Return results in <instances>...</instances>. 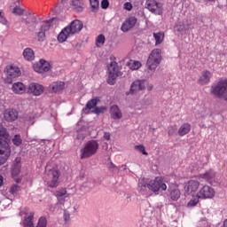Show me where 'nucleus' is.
Instances as JSON below:
<instances>
[{"mask_svg": "<svg viewBox=\"0 0 227 227\" xmlns=\"http://www.w3.org/2000/svg\"><path fill=\"white\" fill-rule=\"evenodd\" d=\"M62 4H65L67 3V0H60Z\"/></svg>", "mask_w": 227, "mask_h": 227, "instance_id": "obj_59", "label": "nucleus"}, {"mask_svg": "<svg viewBox=\"0 0 227 227\" xmlns=\"http://www.w3.org/2000/svg\"><path fill=\"white\" fill-rule=\"evenodd\" d=\"M136 24H137V18L135 16H130L122 23L121 30L123 33H127L128 31H130V29H132Z\"/></svg>", "mask_w": 227, "mask_h": 227, "instance_id": "obj_15", "label": "nucleus"}, {"mask_svg": "<svg viewBox=\"0 0 227 227\" xmlns=\"http://www.w3.org/2000/svg\"><path fill=\"white\" fill-rule=\"evenodd\" d=\"M89 1L91 7V12H93V13H97V12H98V6H99L98 0H89Z\"/></svg>", "mask_w": 227, "mask_h": 227, "instance_id": "obj_34", "label": "nucleus"}, {"mask_svg": "<svg viewBox=\"0 0 227 227\" xmlns=\"http://www.w3.org/2000/svg\"><path fill=\"white\" fill-rule=\"evenodd\" d=\"M98 151V142L97 140H89L80 150L81 157L80 159L82 160L83 159H90V157H93Z\"/></svg>", "mask_w": 227, "mask_h": 227, "instance_id": "obj_4", "label": "nucleus"}, {"mask_svg": "<svg viewBox=\"0 0 227 227\" xmlns=\"http://www.w3.org/2000/svg\"><path fill=\"white\" fill-rule=\"evenodd\" d=\"M175 27L177 33H185V31L194 29V27H187L183 22H179Z\"/></svg>", "mask_w": 227, "mask_h": 227, "instance_id": "obj_32", "label": "nucleus"}, {"mask_svg": "<svg viewBox=\"0 0 227 227\" xmlns=\"http://www.w3.org/2000/svg\"><path fill=\"white\" fill-rule=\"evenodd\" d=\"M147 10L155 15H162V9L160 4L157 3L155 0H147L145 2Z\"/></svg>", "mask_w": 227, "mask_h": 227, "instance_id": "obj_14", "label": "nucleus"}, {"mask_svg": "<svg viewBox=\"0 0 227 227\" xmlns=\"http://www.w3.org/2000/svg\"><path fill=\"white\" fill-rule=\"evenodd\" d=\"M12 143L15 145V146H20L22 145V137L20 134H17L12 138Z\"/></svg>", "mask_w": 227, "mask_h": 227, "instance_id": "obj_39", "label": "nucleus"}, {"mask_svg": "<svg viewBox=\"0 0 227 227\" xmlns=\"http://www.w3.org/2000/svg\"><path fill=\"white\" fill-rule=\"evenodd\" d=\"M180 190L174 189L170 192V200H172L173 201H178V200H180Z\"/></svg>", "mask_w": 227, "mask_h": 227, "instance_id": "obj_33", "label": "nucleus"}, {"mask_svg": "<svg viewBox=\"0 0 227 227\" xmlns=\"http://www.w3.org/2000/svg\"><path fill=\"white\" fill-rule=\"evenodd\" d=\"M135 150H137L142 155H148V153L145 149V145H135Z\"/></svg>", "mask_w": 227, "mask_h": 227, "instance_id": "obj_43", "label": "nucleus"}, {"mask_svg": "<svg viewBox=\"0 0 227 227\" xmlns=\"http://www.w3.org/2000/svg\"><path fill=\"white\" fill-rule=\"evenodd\" d=\"M13 93L17 95H22L26 91V86L22 82H15L12 84V88Z\"/></svg>", "mask_w": 227, "mask_h": 227, "instance_id": "obj_27", "label": "nucleus"}, {"mask_svg": "<svg viewBox=\"0 0 227 227\" xmlns=\"http://www.w3.org/2000/svg\"><path fill=\"white\" fill-rule=\"evenodd\" d=\"M50 90L52 93H59V91H63V90H65V82H54L50 85Z\"/></svg>", "mask_w": 227, "mask_h": 227, "instance_id": "obj_24", "label": "nucleus"}, {"mask_svg": "<svg viewBox=\"0 0 227 227\" xmlns=\"http://www.w3.org/2000/svg\"><path fill=\"white\" fill-rule=\"evenodd\" d=\"M72 34H70V32L68 31V28L64 27L61 32L58 35V42L59 43H63L64 42H67V39L68 38V36H71Z\"/></svg>", "mask_w": 227, "mask_h": 227, "instance_id": "obj_26", "label": "nucleus"}, {"mask_svg": "<svg viewBox=\"0 0 227 227\" xmlns=\"http://www.w3.org/2000/svg\"><path fill=\"white\" fill-rule=\"evenodd\" d=\"M98 102H100V98H98V97H96L89 100L85 107L82 108V113H85L86 114H90V111H91V109H94L92 111L94 114H98V115L104 114L107 110V108H106V106H101V107L97 106V104H98Z\"/></svg>", "mask_w": 227, "mask_h": 227, "instance_id": "obj_6", "label": "nucleus"}, {"mask_svg": "<svg viewBox=\"0 0 227 227\" xmlns=\"http://www.w3.org/2000/svg\"><path fill=\"white\" fill-rule=\"evenodd\" d=\"M147 90L148 91H152V90H153V84L148 85Z\"/></svg>", "mask_w": 227, "mask_h": 227, "instance_id": "obj_55", "label": "nucleus"}, {"mask_svg": "<svg viewBox=\"0 0 227 227\" xmlns=\"http://www.w3.org/2000/svg\"><path fill=\"white\" fill-rule=\"evenodd\" d=\"M3 185V176H0V187Z\"/></svg>", "mask_w": 227, "mask_h": 227, "instance_id": "obj_58", "label": "nucleus"}, {"mask_svg": "<svg viewBox=\"0 0 227 227\" xmlns=\"http://www.w3.org/2000/svg\"><path fill=\"white\" fill-rule=\"evenodd\" d=\"M110 116L112 120H121L123 115L117 105H113L110 107Z\"/></svg>", "mask_w": 227, "mask_h": 227, "instance_id": "obj_21", "label": "nucleus"}, {"mask_svg": "<svg viewBox=\"0 0 227 227\" xmlns=\"http://www.w3.org/2000/svg\"><path fill=\"white\" fill-rule=\"evenodd\" d=\"M35 219V213H29V215L24 217L23 226L25 227H35V223L33 220Z\"/></svg>", "mask_w": 227, "mask_h": 227, "instance_id": "obj_29", "label": "nucleus"}, {"mask_svg": "<svg viewBox=\"0 0 227 227\" xmlns=\"http://www.w3.org/2000/svg\"><path fill=\"white\" fill-rule=\"evenodd\" d=\"M210 93L215 98H220L227 103V79H222L211 86Z\"/></svg>", "mask_w": 227, "mask_h": 227, "instance_id": "obj_3", "label": "nucleus"}, {"mask_svg": "<svg viewBox=\"0 0 227 227\" xmlns=\"http://www.w3.org/2000/svg\"><path fill=\"white\" fill-rule=\"evenodd\" d=\"M59 200V203H60L61 205H63V203H65V198L60 197Z\"/></svg>", "mask_w": 227, "mask_h": 227, "instance_id": "obj_53", "label": "nucleus"}, {"mask_svg": "<svg viewBox=\"0 0 227 227\" xmlns=\"http://www.w3.org/2000/svg\"><path fill=\"white\" fill-rule=\"evenodd\" d=\"M166 189H168V186L162 177H156L154 181H150L149 183L145 182V179L138 182V192L142 196H152L150 191L155 194H159V191H166Z\"/></svg>", "mask_w": 227, "mask_h": 227, "instance_id": "obj_1", "label": "nucleus"}, {"mask_svg": "<svg viewBox=\"0 0 227 227\" xmlns=\"http://www.w3.org/2000/svg\"><path fill=\"white\" fill-rule=\"evenodd\" d=\"M105 43H106V35L102 34L98 35V37L96 38L97 47H102V45H104Z\"/></svg>", "mask_w": 227, "mask_h": 227, "instance_id": "obj_35", "label": "nucleus"}, {"mask_svg": "<svg viewBox=\"0 0 227 227\" xmlns=\"http://www.w3.org/2000/svg\"><path fill=\"white\" fill-rule=\"evenodd\" d=\"M184 26H185L186 27H192V24H191V23L184 24Z\"/></svg>", "mask_w": 227, "mask_h": 227, "instance_id": "obj_57", "label": "nucleus"}, {"mask_svg": "<svg viewBox=\"0 0 227 227\" xmlns=\"http://www.w3.org/2000/svg\"><path fill=\"white\" fill-rule=\"evenodd\" d=\"M121 168L124 169V170L127 169V165H121V166H119L117 168V169H119V170L121 169Z\"/></svg>", "mask_w": 227, "mask_h": 227, "instance_id": "obj_54", "label": "nucleus"}, {"mask_svg": "<svg viewBox=\"0 0 227 227\" xmlns=\"http://www.w3.org/2000/svg\"><path fill=\"white\" fill-rule=\"evenodd\" d=\"M200 187V182L190 180L184 186V191L186 194H192V192H196L198 191V188Z\"/></svg>", "mask_w": 227, "mask_h": 227, "instance_id": "obj_18", "label": "nucleus"}, {"mask_svg": "<svg viewBox=\"0 0 227 227\" xmlns=\"http://www.w3.org/2000/svg\"><path fill=\"white\" fill-rule=\"evenodd\" d=\"M200 203V198L198 197H193L190 201L187 203L188 208H192V207H196Z\"/></svg>", "mask_w": 227, "mask_h": 227, "instance_id": "obj_36", "label": "nucleus"}, {"mask_svg": "<svg viewBox=\"0 0 227 227\" xmlns=\"http://www.w3.org/2000/svg\"><path fill=\"white\" fill-rule=\"evenodd\" d=\"M197 196L200 200L211 199L214 198V196H215V191L214 190V188L208 185H204L197 193Z\"/></svg>", "mask_w": 227, "mask_h": 227, "instance_id": "obj_11", "label": "nucleus"}, {"mask_svg": "<svg viewBox=\"0 0 227 227\" xmlns=\"http://www.w3.org/2000/svg\"><path fill=\"white\" fill-rule=\"evenodd\" d=\"M16 3H20V0H17Z\"/></svg>", "mask_w": 227, "mask_h": 227, "instance_id": "obj_61", "label": "nucleus"}, {"mask_svg": "<svg viewBox=\"0 0 227 227\" xmlns=\"http://www.w3.org/2000/svg\"><path fill=\"white\" fill-rule=\"evenodd\" d=\"M56 196L58 200H59V198H63V196H67V190L62 189V190L57 191Z\"/></svg>", "mask_w": 227, "mask_h": 227, "instance_id": "obj_46", "label": "nucleus"}, {"mask_svg": "<svg viewBox=\"0 0 227 227\" xmlns=\"http://www.w3.org/2000/svg\"><path fill=\"white\" fill-rule=\"evenodd\" d=\"M25 17L27 18H22V21L25 22L28 31H34L38 25L36 16L31 14L30 12H26Z\"/></svg>", "mask_w": 227, "mask_h": 227, "instance_id": "obj_10", "label": "nucleus"}, {"mask_svg": "<svg viewBox=\"0 0 227 227\" xmlns=\"http://www.w3.org/2000/svg\"><path fill=\"white\" fill-rule=\"evenodd\" d=\"M50 180L47 182L48 187L51 189H56L59 185V171L56 168L49 170Z\"/></svg>", "mask_w": 227, "mask_h": 227, "instance_id": "obj_9", "label": "nucleus"}, {"mask_svg": "<svg viewBox=\"0 0 227 227\" xmlns=\"http://www.w3.org/2000/svg\"><path fill=\"white\" fill-rule=\"evenodd\" d=\"M1 17H3V12H0V19H1Z\"/></svg>", "mask_w": 227, "mask_h": 227, "instance_id": "obj_60", "label": "nucleus"}, {"mask_svg": "<svg viewBox=\"0 0 227 227\" xmlns=\"http://www.w3.org/2000/svg\"><path fill=\"white\" fill-rule=\"evenodd\" d=\"M200 178L203 180H207V182L210 180H214L215 178V171L210 168L209 170L206 171L204 174H200Z\"/></svg>", "mask_w": 227, "mask_h": 227, "instance_id": "obj_30", "label": "nucleus"}, {"mask_svg": "<svg viewBox=\"0 0 227 227\" xmlns=\"http://www.w3.org/2000/svg\"><path fill=\"white\" fill-rule=\"evenodd\" d=\"M38 42H43L45 40V32L40 29L37 33Z\"/></svg>", "mask_w": 227, "mask_h": 227, "instance_id": "obj_45", "label": "nucleus"}, {"mask_svg": "<svg viewBox=\"0 0 227 227\" xmlns=\"http://www.w3.org/2000/svg\"><path fill=\"white\" fill-rule=\"evenodd\" d=\"M28 90L31 93H33L35 97H40V95H42V93H43L45 88L43 87V85L40 84V83H30L28 86Z\"/></svg>", "mask_w": 227, "mask_h": 227, "instance_id": "obj_17", "label": "nucleus"}, {"mask_svg": "<svg viewBox=\"0 0 227 227\" xmlns=\"http://www.w3.org/2000/svg\"><path fill=\"white\" fill-rule=\"evenodd\" d=\"M21 159L20 157H17L14 160V162L12 166V178H15V176H19L20 175V168H22V165H20Z\"/></svg>", "mask_w": 227, "mask_h": 227, "instance_id": "obj_20", "label": "nucleus"}, {"mask_svg": "<svg viewBox=\"0 0 227 227\" xmlns=\"http://www.w3.org/2000/svg\"><path fill=\"white\" fill-rule=\"evenodd\" d=\"M0 22L1 24H4V26H6V24H8V20L4 16L0 18Z\"/></svg>", "mask_w": 227, "mask_h": 227, "instance_id": "obj_51", "label": "nucleus"}, {"mask_svg": "<svg viewBox=\"0 0 227 227\" xmlns=\"http://www.w3.org/2000/svg\"><path fill=\"white\" fill-rule=\"evenodd\" d=\"M13 13H15L16 15H24V9L20 8V6L16 5L13 8Z\"/></svg>", "mask_w": 227, "mask_h": 227, "instance_id": "obj_44", "label": "nucleus"}, {"mask_svg": "<svg viewBox=\"0 0 227 227\" xmlns=\"http://www.w3.org/2000/svg\"><path fill=\"white\" fill-rule=\"evenodd\" d=\"M146 86H148L147 80H135L130 84V89L128 92H126V95H136L137 91H143V90H145Z\"/></svg>", "mask_w": 227, "mask_h": 227, "instance_id": "obj_7", "label": "nucleus"}, {"mask_svg": "<svg viewBox=\"0 0 227 227\" xmlns=\"http://www.w3.org/2000/svg\"><path fill=\"white\" fill-rule=\"evenodd\" d=\"M19 191H20V186H19L18 184H14L11 187L12 194H17V192H19Z\"/></svg>", "mask_w": 227, "mask_h": 227, "instance_id": "obj_47", "label": "nucleus"}, {"mask_svg": "<svg viewBox=\"0 0 227 227\" xmlns=\"http://www.w3.org/2000/svg\"><path fill=\"white\" fill-rule=\"evenodd\" d=\"M36 227H47V218L45 216H41L38 220Z\"/></svg>", "mask_w": 227, "mask_h": 227, "instance_id": "obj_40", "label": "nucleus"}, {"mask_svg": "<svg viewBox=\"0 0 227 227\" xmlns=\"http://www.w3.org/2000/svg\"><path fill=\"white\" fill-rule=\"evenodd\" d=\"M53 20H54V18L49 20L47 21V23L42 25L40 30H41V31H43L44 33H45V31H49V29H51V26Z\"/></svg>", "mask_w": 227, "mask_h": 227, "instance_id": "obj_38", "label": "nucleus"}, {"mask_svg": "<svg viewBox=\"0 0 227 227\" xmlns=\"http://www.w3.org/2000/svg\"><path fill=\"white\" fill-rule=\"evenodd\" d=\"M63 219H64L65 224H70V212L67 209L64 210Z\"/></svg>", "mask_w": 227, "mask_h": 227, "instance_id": "obj_42", "label": "nucleus"}, {"mask_svg": "<svg viewBox=\"0 0 227 227\" xmlns=\"http://www.w3.org/2000/svg\"><path fill=\"white\" fill-rule=\"evenodd\" d=\"M10 133L8 129L0 123V166H3L12 155L10 148Z\"/></svg>", "mask_w": 227, "mask_h": 227, "instance_id": "obj_2", "label": "nucleus"}, {"mask_svg": "<svg viewBox=\"0 0 227 227\" xmlns=\"http://www.w3.org/2000/svg\"><path fill=\"white\" fill-rule=\"evenodd\" d=\"M124 10L130 12L132 10V4L130 2H126L124 4Z\"/></svg>", "mask_w": 227, "mask_h": 227, "instance_id": "obj_49", "label": "nucleus"}, {"mask_svg": "<svg viewBox=\"0 0 227 227\" xmlns=\"http://www.w3.org/2000/svg\"><path fill=\"white\" fill-rule=\"evenodd\" d=\"M210 75L211 73L208 70H204L201 72V75L198 80L199 84H201V86H205V84H208L210 82Z\"/></svg>", "mask_w": 227, "mask_h": 227, "instance_id": "obj_23", "label": "nucleus"}, {"mask_svg": "<svg viewBox=\"0 0 227 227\" xmlns=\"http://www.w3.org/2000/svg\"><path fill=\"white\" fill-rule=\"evenodd\" d=\"M71 6L76 13H82L84 11V1L82 0H72Z\"/></svg>", "mask_w": 227, "mask_h": 227, "instance_id": "obj_22", "label": "nucleus"}, {"mask_svg": "<svg viewBox=\"0 0 227 227\" xmlns=\"http://www.w3.org/2000/svg\"><path fill=\"white\" fill-rule=\"evenodd\" d=\"M33 68L37 74H44V72H49V70H51V63L41 59L39 62L33 65Z\"/></svg>", "mask_w": 227, "mask_h": 227, "instance_id": "obj_12", "label": "nucleus"}, {"mask_svg": "<svg viewBox=\"0 0 227 227\" xmlns=\"http://www.w3.org/2000/svg\"><path fill=\"white\" fill-rule=\"evenodd\" d=\"M204 3H215V0H203Z\"/></svg>", "mask_w": 227, "mask_h": 227, "instance_id": "obj_56", "label": "nucleus"}, {"mask_svg": "<svg viewBox=\"0 0 227 227\" xmlns=\"http://www.w3.org/2000/svg\"><path fill=\"white\" fill-rule=\"evenodd\" d=\"M108 72L109 74L106 80L107 84H110V86H114L116 83V79L120 75V68L118 67V65H116V63H111L110 66H108Z\"/></svg>", "mask_w": 227, "mask_h": 227, "instance_id": "obj_8", "label": "nucleus"}, {"mask_svg": "<svg viewBox=\"0 0 227 227\" xmlns=\"http://www.w3.org/2000/svg\"><path fill=\"white\" fill-rule=\"evenodd\" d=\"M4 74H6L7 77H12L15 79L16 77H20V69L17 67L13 66H6L4 68Z\"/></svg>", "mask_w": 227, "mask_h": 227, "instance_id": "obj_16", "label": "nucleus"}, {"mask_svg": "<svg viewBox=\"0 0 227 227\" xmlns=\"http://www.w3.org/2000/svg\"><path fill=\"white\" fill-rule=\"evenodd\" d=\"M129 67L131 68V70H139V68L142 67V64L138 60H134L131 62V64H129Z\"/></svg>", "mask_w": 227, "mask_h": 227, "instance_id": "obj_37", "label": "nucleus"}, {"mask_svg": "<svg viewBox=\"0 0 227 227\" xmlns=\"http://www.w3.org/2000/svg\"><path fill=\"white\" fill-rule=\"evenodd\" d=\"M4 118L5 121H9V122L15 121V120L19 118V112H17V110L15 109L5 110L4 114Z\"/></svg>", "mask_w": 227, "mask_h": 227, "instance_id": "obj_19", "label": "nucleus"}, {"mask_svg": "<svg viewBox=\"0 0 227 227\" xmlns=\"http://www.w3.org/2000/svg\"><path fill=\"white\" fill-rule=\"evenodd\" d=\"M153 38L155 40V45H160L162 42H164V33L157 32L153 34Z\"/></svg>", "mask_w": 227, "mask_h": 227, "instance_id": "obj_31", "label": "nucleus"}, {"mask_svg": "<svg viewBox=\"0 0 227 227\" xmlns=\"http://www.w3.org/2000/svg\"><path fill=\"white\" fill-rule=\"evenodd\" d=\"M103 139H105V141H111V133L105 132L103 136Z\"/></svg>", "mask_w": 227, "mask_h": 227, "instance_id": "obj_50", "label": "nucleus"}, {"mask_svg": "<svg viewBox=\"0 0 227 227\" xmlns=\"http://www.w3.org/2000/svg\"><path fill=\"white\" fill-rule=\"evenodd\" d=\"M23 58L26 59V61H35V51L31 48H25L23 50Z\"/></svg>", "mask_w": 227, "mask_h": 227, "instance_id": "obj_25", "label": "nucleus"}, {"mask_svg": "<svg viewBox=\"0 0 227 227\" xmlns=\"http://www.w3.org/2000/svg\"><path fill=\"white\" fill-rule=\"evenodd\" d=\"M162 51L160 49H154L152 51L147 59L146 65L151 72H154L160 61H162Z\"/></svg>", "mask_w": 227, "mask_h": 227, "instance_id": "obj_5", "label": "nucleus"}, {"mask_svg": "<svg viewBox=\"0 0 227 227\" xmlns=\"http://www.w3.org/2000/svg\"><path fill=\"white\" fill-rule=\"evenodd\" d=\"M109 168H110L111 169H114V168H116V169H118V167H117L116 165H114V163H113V162H110Z\"/></svg>", "mask_w": 227, "mask_h": 227, "instance_id": "obj_52", "label": "nucleus"}, {"mask_svg": "<svg viewBox=\"0 0 227 227\" xmlns=\"http://www.w3.org/2000/svg\"><path fill=\"white\" fill-rule=\"evenodd\" d=\"M82 27H84V24H82V21L79 20H73L70 23V25L66 27V28H67V31H69V34H71V35H74L76 33H81V31H82Z\"/></svg>", "mask_w": 227, "mask_h": 227, "instance_id": "obj_13", "label": "nucleus"}, {"mask_svg": "<svg viewBox=\"0 0 227 227\" xmlns=\"http://www.w3.org/2000/svg\"><path fill=\"white\" fill-rule=\"evenodd\" d=\"M191 132V123L185 122L182 124L177 131L178 136H187Z\"/></svg>", "mask_w": 227, "mask_h": 227, "instance_id": "obj_28", "label": "nucleus"}, {"mask_svg": "<svg viewBox=\"0 0 227 227\" xmlns=\"http://www.w3.org/2000/svg\"><path fill=\"white\" fill-rule=\"evenodd\" d=\"M176 130H178V127L176 125L169 126L168 128V136H175L176 134Z\"/></svg>", "mask_w": 227, "mask_h": 227, "instance_id": "obj_41", "label": "nucleus"}, {"mask_svg": "<svg viewBox=\"0 0 227 227\" xmlns=\"http://www.w3.org/2000/svg\"><path fill=\"white\" fill-rule=\"evenodd\" d=\"M101 8L102 10H107L109 8V0H102Z\"/></svg>", "mask_w": 227, "mask_h": 227, "instance_id": "obj_48", "label": "nucleus"}]
</instances>
